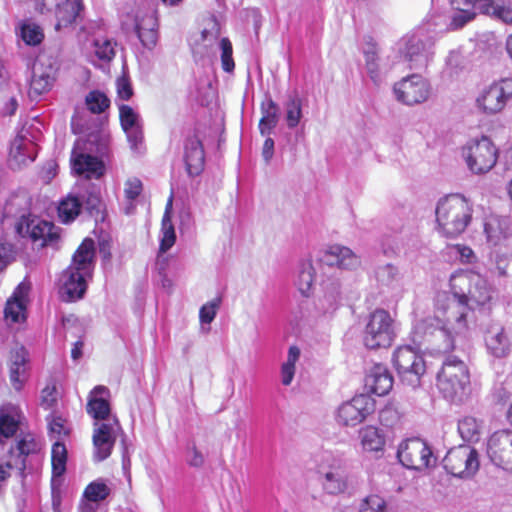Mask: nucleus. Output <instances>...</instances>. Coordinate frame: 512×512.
<instances>
[{
    "label": "nucleus",
    "instance_id": "obj_59",
    "mask_svg": "<svg viewBox=\"0 0 512 512\" xmlns=\"http://www.w3.org/2000/svg\"><path fill=\"white\" fill-rule=\"evenodd\" d=\"M12 258V246L9 244H0V270H3Z\"/></svg>",
    "mask_w": 512,
    "mask_h": 512
},
{
    "label": "nucleus",
    "instance_id": "obj_53",
    "mask_svg": "<svg viewBox=\"0 0 512 512\" xmlns=\"http://www.w3.org/2000/svg\"><path fill=\"white\" fill-rule=\"evenodd\" d=\"M57 395L58 392L55 384L46 385L41 391L40 405L46 410L53 408L57 403Z\"/></svg>",
    "mask_w": 512,
    "mask_h": 512
},
{
    "label": "nucleus",
    "instance_id": "obj_40",
    "mask_svg": "<svg viewBox=\"0 0 512 512\" xmlns=\"http://www.w3.org/2000/svg\"><path fill=\"white\" fill-rule=\"evenodd\" d=\"M315 280V270L310 262L303 263L298 274L296 285L300 293L309 296Z\"/></svg>",
    "mask_w": 512,
    "mask_h": 512
},
{
    "label": "nucleus",
    "instance_id": "obj_49",
    "mask_svg": "<svg viewBox=\"0 0 512 512\" xmlns=\"http://www.w3.org/2000/svg\"><path fill=\"white\" fill-rule=\"evenodd\" d=\"M161 230L163 237L160 241L159 250L160 252L165 253L175 244L176 241V234L172 221H162Z\"/></svg>",
    "mask_w": 512,
    "mask_h": 512
},
{
    "label": "nucleus",
    "instance_id": "obj_42",
    "mask_svg": "<svg viewBox=\"0 0 512 512\" xmlns=\"http://www.w3.org/2000/svg\"><path fill=\"white\" fill-rule=\"evenodd\" d=\"M21 37L27 45L37 46L44 40V32L39 25L26 22L21 25Z\"/></svg>",
    "mask_w": 512,
    "mask_h": 512
},
{
    "label": "nucleus",
    "instance_id": "obj_64",
    "mask_svg": "<svg viewBox=\"0 0 512 512\" xmlns=\"http://www.w3.org/2000/svg\"><path fill=\"white\" fill-rule=\"evenodd\" d=\"M172 211H173V193L170 194V196L166 202L162 221H172Z\"/></svg>",
    "mask_w": 512,
    "mask_h": 512
},
{
    "label": "nucleus",
    "instance_id": "obj_8",
    "mask_svg": "<svg viewBox=\"0 0 512 512\" xmlns=\"http://www.w3.org/2000/svg\"><path fill=\"white\" fill-rule=\"evenodd\" d=\"M375 411V400L367 394L355 395L337 410L336 421L341 426H357Z\"/></svg>",
    "mask_w": 512,
    "mask_h": 512
},
{
    "label": "nucleus",
    "instance_id": "obj_5",
    "mask_svg": "<svg viewBox=\"0 0 512 512\" xmlns=\"http://www.w3.org/2000/svg\"><path fill=\"white\" fill-rule=\"evenodd\" d=\"M393 365L400 378L416 387L426 372V363L422 354L415 348L399 346L393 353Z\"/></svg>",
    "mask_w": 512,
    "mask_h": 512
},
{
    "label": "nucleus",
    "instance_id": "obj_25",
    "mask_svg": "<svg viewBox=\"0 0 512 512\" xmlns=\"http://www.w3.org/2000/svg\"><path fill=\"white\" fill-rule=\"evenodd\" d=\"M30 227V238L33 242H39L41 247L54 246L59 242V228L52 222L39 220L32 221Z\"/></svg>",
    "mask_w": 512,
    "mask_h": 512
},
{
    "label": "nucleus",
    "instance_id": "obj_62",
    "mask_svg": "<svg viewBox=\"0 0 512 512\" xmlns=\"http://www.w3.org/2000/svg\"><path fill=\"white\" fill-rule=\"evenodd\" d=\"M454 248L457 250L461 260L464 262L471 263L472 260L475 258L473 250L468 246L456 244Z\"/></svg>",
    "mask_w": 512,
    "mask_h": 512
},
{
    "label": "nucleus",
    "instance_id": "obj_16",
    "mask_svg": "<svg viewBox=\"0 0 512 512\" xmlns=\"http://www.w3.org/2000/svg\"><path fill=\"white\" fill-rule=\"evenodd\" d=\"M29 353L24 346L11 350L9 362V379L16 391H21L28 380Z\"/></svg>",
    "mask_w": 512,
    "mask_h": 512
},
{
    "label": "nucleus",
    "instance_id": "obj_36",
    "mask_svg": "<svg viewBox=\"0 0 512 512\" xmlns=\"http://www.w3.org/2000/svg\"><path fill=\"white\" fill-rule=\"evenodd\" d=\"M300 349L292 345L288 350L287 360L281 366V382L284 386H289L294 378L296 363L300 358Z\"/></svg>",
    "mask_w": 512,
    "mask_h": 512
},
{
    "label": "nucleus",
    "instance_id": "obj_17",
    "mask_svg": "<svg viewBox=\"0 0 512 512\" xmlns=\"http://www.w3.org/2000/svg\"><path fill=\"white\" fill-rule=\"evenodd\" d=\"M70 162L72 171L86 179H99L104 175V163L96 156L77 152L76 149H73Z\"/></svg>",
    "mask_w": 512,
    "mask_h": 512
},
{
    "label": "nucleus",
    "instance_id": "obj_63",
    "mask_svg": "<svg viewBox=\"0 0 512 512\" xmlns=\"http://www.w3.org/2000/svg\"><path fill=\"white\" fill-rule=\"evenodd\" d=\"M274 152V141L272 138H267L263 144L262 154L266 161L270 160Z\"/></svg>",
    "mask_w": 512,
    "mask_h": 512
},
{
    "label": "nucleus",
    "instance_id": "obj_9",
    "mask_svg": "<svg viewBox=\"0 0 512 512\" xmlns=\"http://www.w3.org/2000/svg\"><path fill=\"white\" fill-rule=\"evenodd\" d=\"M466 302L457 299H446L437 307V318L443 323V330L448 333L461 334L468 329Z\"/></svg>",
    "mask_w": 512,
    "mask_h": 512
},
{
    "label": "nucleus",
    "instance_id": "obj_22",
    "mask_svg": "<svg viewBox=\"0 0 512 512\" xmlns=\"http://www.w3.org/2000/svg\"><path fill=\"white\" fill-rule=\"evenodd\" d=\"M82 0H63L55 7V29L67 28L76 23L83 10Z\"/></svg>",
    "mask_w": 512,
    "mask_h": 512
},
{
    "label": "nucleus",
    "instance_id": "obj_52",
    "mask_svg": "<svg viewBox=\"0 0 512 512\" xmlns=\"http://www.w3.org/2000/svg\"><path fill=\"white\" fill-rule=\"evenodd\" d=\"M359 512H387L386 503L380 496L370 495L362 501Z\"/></svg>",
    "mask_w": 512,
    "mask_h": 512
},
{
    "label": "nucleus",
    "instance_id": "obj_21",
    "mask_svg": "<svg viewBox=\"0 0 512 512\" xmlns=\"http://www.w3.org/2000/svg\"><path fill=\"white\" fill-rule=\"evenodd\" d=\"M95 258V243L91 238H85L73 254L71 269L92 275Z\"/></svg>",
    "mask_w": 512,
    "mask_h": 512
},
{
    "label": "nucleus",
    "instance_id": "obj_33",
    "mask_svg": "<svg viewBox=\"0 0 512 512\" xmlns=\"http://www.w3.org/2000/svg\"><path fill=\"white\" fill-rule=\"evenodd\" d=\"M67 449L63 442L55 441L51 449V465L54 477L62 476L66 471Z\"/></svg>",
    "mask_w": 512,
    "mask_h": 512
},
{
    "label": "nucleus",
    "instance_id": "obj_19",
    "mask_svg": "<svg viewBox=\"0 0 512 512\" xmlns=\"http://www.w3.org/2000/svg\"><path fill=\"white\" fill-rule=\"evenodd\" d=\"M92 275H84L82 272L68 267L63 274L61 297L65 302L81 299L87 289L86 279Z\"/></svg>",
    "mask_w": 512,
    "mask_h": 512
},
{
    "label": "nucleus",
    "instance_id": "obj_23",
    "mask_svg": "<svg viewBox=\"0 0 512 512\" xmlns=\"http://www.w3.org/2000/svg\"><path fill=\"white\" fill-rule=\"evenodd\" d=\"M325 262L341 269H354L360 265L359 257L348 247L331 245L324 254Z\"/></svg>",
    "mask_w": 512,
    "mask_h": 512
},
{
    "label": "nucleus",
    "instance_id": "obj_51",
    "mask_svg": "<svg viewBox=\"0 0 512 512\" xmlns=\"http://www.w3.org/2000/svg\"><path fill=\"white\" fill-rule=\"evenodd\" d=\"M48 428L50 437L55 438L56 441H60L70 433L69 428L66 427V420L60 416L53 417Z\"/></svg>",
    "mask_w": 512,
    "mask_h": 512
},
{
    "label": "nucleus",
    "instance_id": "obj_26",
    "mask_svg": "<svg viewBox=\"0 0 512 512\" xmlns=\"http://www.w3.org/2000/svg\"><path fill=\"white\" fill-rule=\"evenodd\" d=\"M83 208L81 198L73 193H68L59 200L57 216L62 224H70L76 220Z\"/></svg>",
    "mask_w": 512,
    "mask_h": 512
},
{
    "label": "nucleus",
    "instance_id": "obj_37",
    "mask_svg": "<svg viewBox=\"0 0 512 512\" xmlns=\"http://www.w3.org/2000/svg\"><path fill=\"white\" fill-rule=\"evenodd\" d=\"M286 109V123L289 128H295L299 125L302 118V100L295 93L290 95L288 101L285 103Z\"/></svg>",
    "mask_w": 512,
    "mask_h": 512
},
{
    "label": "nucleus",
    "instance_id": "obj_3",
    "mask_svg": "<svg viewBox=\"0 0 512 512\" xmlns=\"http://www.w3.org/2000/svg\"><path fill=\"white\" fill-rule=\"evenodd\" d=\"M396 337L394 319L390 313L377 308L368 316L363 331V343L370 350L390 347Z\"/></svg>",
    "mask_w": 512,
    "mask_h": 512
},
{
    "label": "nucleus",
    "instance_id": "obj_14",
    "mask_svg": "<svg viewBox=\"0 0 512 512\" xmlns=\"http://www.w3.org/2000/svg\"><path fill=\"white\" fill-rule=\"evenodd\" d=\"M158 16L156 10L139 12L135 18V32L141 44L153 49L158 42Z\"/></svg>",
    "mask_w": 512,
    "mask_h": 512
},
{
    "label": "nucleus",
    "instance_id": "obj_7",
    "mask_svg": "<svg viewBox=\"0 0 512 512\" xmlns=\"http://www.w3.org/2000/svg\"><path fill=\"white\" fill-rule=\"evenodd\" d=\"M443 466L455 477H469L479 468L478 453L469 445L453 447L445 455Z\"/></svg>",
    "mask_w": 512,
    "mask_h": 512
},
{
    "label": "nucleus",
    "instance_id": "obj_48",
    "mask_svg": "<svg viewBox=\"0 0 512 512\" xmlns=\"http://www.w3.org/2000/svg\"><path fill=\"white\" fill-rule=\"evenodd\" d=\"M221 48V65L225 72H233L235 68V62L233 60V47L231 41L224 37L220 41Z\"/></svg>",
    "mask_w": 512,
    "mask_h": 512
},
{
    "label": "nucleus",
    "instance_id": "obj_4",
    "mask_svg": "<svg viewBox=\"0 0 512 512\" xmlns=\"http://www.w3.org/2000/svg\"><path fill=\"white\" fill-rule=\"evenodd\" d=\"M466 164L474 174H485L497 163L498 149L489 137L470 141L463 148Z\"/></svg>",
    "mask_w": 512,
    "mask_h": 512
},
{
    "label": "nucleus",
    "instance_id": "obj_1",
    "mask_svg": "<svg viewBox=\"0 0 512 512\" xmlns=\"http://www.w3.org/2000/svg\"><path fill=\"white\" fill-rule=\"evenodd\" d=\"M435 216L438 233L445 238L455 239L471 224L473 205L461 194H448L438 201Z\"/></svg>",
    "mask_w": 512,
    "mask_h": 512
},
{
    "label": "nucleus",
    "instance_id": "obj_2",
    "mask_svg": "<svg viewBox=\"0 0 512 512\" xmlns=\"http://www.w3.org/2000/svg\"><path fill=\"white\" fill-rule=\"evenodd\" d=\"M437 387L444 398L463 401L470 393V372L466 363L456 356H447L437 374Z\"/></svg>",
    "mask_w": 512,
    "mask_h": 512
},
{
    "label": "nucleus",
    "instance_id": "obj_27",
    "mask_svg": "<svg viewBox=\"0 0 512 512\" xmlns=\"http://www.w3.org/2000/svg\"><path fill=\"white\" fill-rule=\"evenodd\" d=\"M485 344L495 357H504L510 350V342L502 327H491L486 331Z\"/></svg>",
    "mask_w": 512,
    "mask_h": 512
},
{
    "label": "nucleus",
    "instance_id": "obj_50",
    "mask_svg": "<svg viewBox=\"0 0 512 512\" xmlns=\"http://www.w3.org/2000/svg\"><path fill=\"white\" fill-rule=\"evenodd\" d=\"M81 201L83 202V208L90 216H97L100 213L102 201L98 192L94 190L87 192V194L81 198Z\"/></svg>",
    "mask_w": 512,
    "mask_h": 512
},
{
    "label": "nucleus",
    "instance_id": "obj_12",
    "mask_svg": "<svg viewBox=\"0 0 512 512\" xmlns=\"http://www.w3.org/2000/svg\"><path fill=\"white\" fill-rule=\"evenodd\" d=\"M398 458L403 466L413 470H422L429 467L432 451L421 439H409L398 450Z\"/></svg>",
    "mask_w": 512,
    "mask_h": 512
},
{
    "label": "nucleus",
    "instance_id": "obj_44",
    "mask_svg": "<svg viewBox=\"0 0 512 512\" xmlns=\"http://www.w3.org/2000/svg\"><path fill=\"white\" fill-rule=\"evenodd\" d=\"M423 51L424 43L416 37H411L406 43L404 57L410 63L419 62L424 58Z\"/></svg>",
    "mask_w": 512,
    "mask_h": 512
},
{
    "label": "nucleus",
    "instance_id": "obj_35",
    "mask_svg": "<svg viewBox=\"0 0 512 512\" xmlns=\"http://www.w3.org/2000/svg\"><path fill=\"white\" fill-rule=\"evenodd\" d=\"M4 316L6 320L12 323H17L21 319H25V305L23 297L18 295L17 291L6 302L4 309Z\"/></svg>",
    "mask_w": 512,
    "mask_h": 512
},
{
    "label": "nucleus",
    "instance_id": "obj_55",
    "mask_svg": "<svg viewBox=\"0 0 512 512\" xmlns=\"http://www.w3.org/2000/svg\"><path fill=\"white\" fill-rule=\"evenodd\" d=\"M220 302L221 299L216 298L200 308L199 317L202 323H211L213 321V319L216 316V312L220 305Z\"/></svg>",
    "mask_w": 512,
    "mask_h": 512
},
{
    "label": "nucleus",
    "instance_id": "obj_24",
    "mask_svg": "<svg viewBox=\"0 0 512 512\" xmlns=\"http://www.w3.org/2000/svg\"><path fill=\"white\" fill-rule=\"evenodd\" d=\"M479 273L471 270H459L450 277V288L454 299L466 302V296L473 285L480 283Z\"/></svg>",
    "mask_w": 512,
    "mask_h": 512
},
{
    "label": "nucleus",
    "instance_id": "obj_30",
    "mask_svg": "<svg viewBox=\"0 0 512 512\" xmlns=\"http://www.w3.org/2000/svg\"><path fill=\"white\" fill-rule=\"evenodd\" d=\"M262 117L259 121V130L262 135L270 134L276 127L279 118V107L271 99H267L261 105Z\"/></svg>",
    "mask_w": 512,
    "mask_h": 512
},
{
    "label": "nucleus",
    "instance_id": "obj_18",
    "mask_svg": "<svg viewBox=\"0 0 512 512\" xmlns=\"http://www.w3.org/2000/svg\"><path fill=\"white\" fill-rule=\"evenodd\" d=\"M110 391L106 386H95L88 395L87 414L97 421H105L111 413Z\"/></svg>",
    "mask_w": 512,
    "mask_h": 512
},
{
    "label": "nucleus",
    "instance_id": "obj_34",
    "mask_svg": "<svg viewBox=\"0 0 512 512\" xmlns=\"http://www.w3.org/2000/svg\"><path fill=\"white\" fill-rule=\"evenodd\" d=\"M458 431L463 440L476 442L481 431V422L472 416H465L458 422Z\"/></svg>",
    "mask_w": 512,
    "mask_h": 512
},
{
    "label": "nucleus",
    "instance_id": "obj_58",
    "mask_svg": "<svg viewBox=\"0 0 512 512\" xmlns=\"http://www.w3.org/2000/svg\"><path fill=\"white\" fill-rule=\"evenodd\" d=\"M190 452L191 457L187 460L188 465L194 468L202 467L205 463V458L196 445L190 448Z\"/></svg>",
    "mask_w": 512,
    "mask_h": 512
},
{
    "label": "nucleus",
    "instance_id": "obj_57",
    "mask_svg": "<svg viewBox=\"0 0 512 512\" xmlns=\"http://www.w3.org/2000/svg\"><path fill=\"white\" fill-rule=\"evenodd\" d=\"M321 306L326 311H334L339 305V292L335 289L327 292L323 299L320 300Z\"/></svg>",
    "mask_w": 512,
    "mask_h": 512
},
{
    "label": "nucleus",
    "instance_id": "obj_32",
    "mask_svg": "<svg viewBox=\"0 0 512 512\" xmlns=\"http://www.w3.org/2000/svg\"><path fill=\"white\" fill-rule=\"evenodd\" d=\"M38 449V444L32 434H26L17 441L16 450L18 452V461L15 465L20 471L25 470L26 457L36 453Z\"/></svg>",
    "mask_w": 512,
    "mask_h": 512
},
{
    "label": "nucleus",
    "instance_id": "obj_61",
    "mask_svg": "<svg viewBox=\"0 0 512 512\" xmlns=\"http://www.w3.org/2000/svg\"><path fill=\"white\" fill-rule=\"evenodd\" d=\"M129 142L131 143L132 147L136 148L138 144H140L143 140V131L142 127L140 125L132 128L129 133H126Z\"/></svg>",
    "mask_w": 512,
    "mask_h": 512
},
{
    "label": "nucleus",
    "instance_id": "obj_13",
    "mask_svg": "<svg viewBox=\"0 0 512 512\" xmlns=\"http://www.w3.org/2000/svg\"><path fill=\"white\" fill-rule=\"evenodd\" d=\"M487 453L496 466L512 473V431L495 432L489 439Z\"/></svg>",
    "mask_w": 512,
    "mask_h": 512
},
{
    "label": "nucleus",
    "instance_id": "obj_38",
    "mask_svg": "<svg viewBox=\"0 0 512 512\" xmlns=\"http://www.w3.org/2000/svg\"><path fill=\"white\" fill-rule=\"evenodd\" d=\"M87 109L92 114H101L110 107V99L100 90H92L85 97Z\"/></svg>",
    "mask_w": 512,
    "mask_h": 512
},
{
    "label": "nucleus",
    "instance_id": "obj_45",
    "mask_svg": "<svg viewBox=\"0 0 512 512\" xmlns=\"http://www.w3.org/2000/svg\"><path fill=\"white\" fill-rule=\"evenodd\" d=\"M119 120L121 127L125 133L140 125L138 123V114L129 105L122 104L119 106Z\"/></svg>",
    "mask_w": 512,
    "mask_h": 512
},
{
    "label": "nucleus",
    "instance_id": "obj_54",
    "mask_svg": "<svg viewBox=\"0 0 512 512\" xmlns=\"http://www.w3.org/2000/svg\"><path fill=\"white\" fill-rule=\"evenodd\" d=\"M459 13L455 14L450 22V28L452 30H458L463 28L467 23L473 21L476 17V13L471 10L459 9Z\"/></svg>",
    "mask_w": 512,
    "mask_h": 512
},
{
    "label": "nucleus",
    "instance_id": "obj_29",
    "mask_svg": "<svg viewBox=\"0 0 512 512\" xmlns=\"http://www.w3.org/2000/svg\"><path fill=\"white\" fill-rule=\"evenodd\" d=\"M478 280L480 283L473 285L466 296V305L468 308L469 306L472 308L485 306L489 304L493 298V291L488 281L480 274Z\"/></svg>",
    "mask_w": 512,
    "mask_h": 512
},
{
    "label": "nucleus",
    "instance_id": "obj_6",
    "mask_svg": "<svg viewBox=\"0 0 512 512\" xmlns=\"http://www.w3.org/2000/svg\"><path fill=\"white\" fill-rule=\"evenodd\" d=\"M512 98V78H502L484 88L476 99L477 107L487 115L501 112Z\"/></svg>",
    "mask_w": 512,
    "mask_h": 512
},
{
    "label": "nucleus",
    "instance_id": "obj_28",
    "mask_svg": "<svg viewBox=\"0 0 512 512\" xmlns=\"http://www.w3.org/2000/svg\"><path fill=\"white\" fill-rule=\"evenodd\" d=\"M361 447L366 452H382L385 447V436L382 431L372 425H366L359 431Z\"/></svg>",
    "mask_w": 512,
    "mask_h": 512
},
{
    "label": "nucleus",
    "instance_id": "obj_31",
    "mask_svg": "<svg viewBox=\"0 0 512 512\" xmlns=\"http://www.w3.org/2000/svg\"><path fill=\"white\" fill-rule=\"evenodd\" d=\"M322 485L324 490L329 494H339L344 492L347 487L344 471L338 467L324 473Z\"/></svg>",
    "mask_w": 512,
    "mask_h": 512
},
{
    "label": "nucleus",
    "instance_id": "obj_39",
    "mask_svg": "<svg viewBox=\"0 0 512 512\" xmlns=\"http://www.w3.org/2000/svg\"><path fill=\"white\" fill-rule=\"evenodd\" d=\"M53 80L49 74L34 70L30 81L29 93L39 96L48 92L53 85Z\"/></svg>",
    "mask_w": 512,
    "mask_h": 512
},
{
    "label": "nucleus",
    "instance_id": "obj_15",
    "mask_svg": "<svg viewBox=\"0 0 512 512\" xmlns=\"http://www.w3.org/2000/svg\"><path fill=\"white\" fill-rule=\"evenodd\" d=\"M183 159L189 176H198L205 166V152L202 141L197 133L186 137L184 141Z\"/></svg>",
    "mask_w": 512,
    "mask_h": 512
},
{
    "label": "nucleus",
    "instance_id": "obj_20",
    "mask_svg": "<svg viewBox=\"0 0 512 512\" xmlns=\"http://www.w3.org/2000/svg\"><path fill=\"white\" fill-rule=\"evenodd\" d=\"M365 385L371 393L384 396L393 386V378L386 366L375 364L366 375Z\"/></svg>",
    "mask_w": 512,
    "mask_h": 512
},
{
    "label": "nucleus",
    "instance_id": "obj_46",
    "mask_svg": "<svg viewBox=\"0 0 512 512\" xmlns=\"http://www.w3.org/2000/svg\"><path fill=\"white\" fill-rule=\"evenodd\" d=\"M95 55L98 59L110 62L115 57L116 42L102 38L94 41Z\"/></svg>",
    "mask_w": 512,
    "mask_h": 512
},
{
    "label": "nucleus",
    "instance_id": "obj_11",
    "mask_svg": "<svg viewBox=\"0 0 512 512\" xmlns=\"http://www.w3.org/2000/svg\"><path fill=\"white\" fill-rule=\"evenodd\" d=\"M394 93L398 101L406 105H414L428 99L430 87L422 76L413 74L397 82L394 85Z\"/></svg>",
    "mask_w": 512,
    "mask_h": 512
},
{
    "label": "nucleus",
    "instance_id": "obj_56",
    "mask_svg": "<svg viewBox=\"0 0 512 512\" xmlns=\"http://www.w3.org/2000/svg\"><path fill=\"white\" fill-rule=\"evenodd\" d=\"M117 95L122 100H129L133 96V88L130 79L126 75L117 78L116 81Z\"/></svg>",
    "mask_w": 512,
    "mask_h": 512
},
{
    "label": "nucleus",
    "instance_id": "obj_60",
    "mask_svg": "<svg viewBox=\"0 0 512 512\" xmlns=\"http://www.w3.org/2000/svg\"><path fill=\"white\" fill-rule=\"evenodd\" d=\"M365 62H377L378 61V52L377 45L373 42L372 38H369L367 42V48L364 51Z\"/></svg>",
    "mask_w": 512,
    "mask_h": 512
},
{
    "label": "nucleus",
    "instance_id": "obj_43",
    "mask_svg": "<svg viewBox=\"0 0 512 512\" xmlns=\"http://www.w3.org/2000/svg\"><path fill=\"white\" fill-rule=\"evenodd\" d=\"M143 191V184L140 179L133 177L125 182L124 196L129 202L126 208V214H129L134 209L133 201L137 199Z\"/></svg>",
    "mask_w": 512,
    "mask_h": 512
},
{
    "label": "nucleus",
    "instance_id": "obj_41",
    "mask_svg": "<svg viewBox=\"0 0 512 512\" xmlns=\"http://www.w3.org/2000/svg\"><path fill=\"white\" fill-rule=\"evenodd\" d=\"M110 493L111 489L102 480H96L86 486L84 497L90 502H100L105 500Z\"/></svg>",
    "mask_w": 512,
    "mask_h": 512
},
{
    "label": "nucleus",
    "instance_id": "obj_10",
    "mask_svg": "<svg viewBox=\"0 0 512 512\" xmlns=\"http://www.w3.org/2000/svg\"><path fill=\"white\" fill-rule=\"evenodd\" d=\"M119 421L115 418L113 423H95L93 427V459L96 462L106 460L113 451L117 431L120 430Z\"/></svg>",
    "mask_w": 512,
    "mask_h": 512
},
{
    "label": "nucleus",
    "instance_id": "obj_47",
    "mask_svg": "<svg viewBox=\"0 0 512 512\" xmlns=\"http://www.w3.org/2000/svg\"><path fill=\"white\" fill-rule=\"evenodd\" d=\"M19 429V421L12 415L0 411V436L12 438Z\"/></svg>",
    "mask_w": 512,
    "mask_h": 512
}]
</instances>
